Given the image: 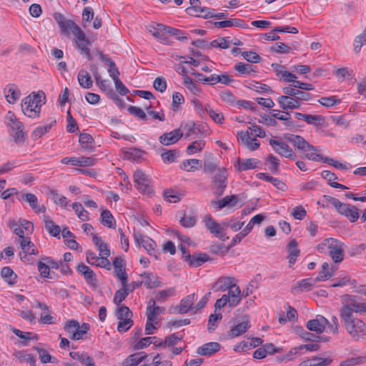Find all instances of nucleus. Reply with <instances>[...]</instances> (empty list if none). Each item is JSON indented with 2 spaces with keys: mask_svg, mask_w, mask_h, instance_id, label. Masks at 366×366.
Returning a JSON list of instances; mask_svg holds the SVG:
<instances>
[{
  "mask_svg": "<svg viewBox=\"0 0 366 366\" xmlns=\"http://www.w3.org/2000/svg\"><path fill=\"white\" fill-rule=\"evenodd\" d=\"M346 308L350 310L352 316H355L358 312H366V303H358L353 300H351L350 302H347L340 309V315H342V312Z\"/></svg>",
  "mask_w": 366,
  "mask_h": 366,
  "instance_id": "obj_21",
  "label": "nucleus"
},
{
  "mask_svg": "<svg viewBox=\"0 0 366 366\" xmlns=\"http://www.w3.org/2000/svg\"><path fill=\"white\" fill-rule=\"evenodd\" d=\"M221 99L228 104H234L236 102L234 95L229 90H224L220 93Z\"/></svg>",
  "mask_w": 366,
  "mask_h": 366,
  "instance_id": "obj_62",
  "label": "nucleus"
},
{
  "mask_svg": "<svg viewBox=\"0 0 366 366\" xmlns=\"http://www.w3.org/2000/svg\"><path fill=\"white\" fill-rule=\"evenodd\" d=\"M222 318V315L221 313H214L209 316L208 321V330L209 332L213 331L216 327V322L220 320Z\"/></svg>",
  "mask_w": 366,
  "mask_h": 366,
  "instance_id": "obj_58",
  "label": "nucleus"
},
{
  "mask_svg": "<svg viewBox=\"0 0 366 366\" xmlns=\"http://www.w3.org/2000/svg\"><path fill=\"white\" fill-rule=\"evenodd\" d=\"M183 136L180 129H174L170 132L164 133L159 137V142L164 146H169L177 142Z\"/></svg>",
  "mask_w": 366,
  "mask_h": 366,
  "instance_id": "obj_11",
  "label": "nucleus"
},
{
  "mask_svg": "<svg viewBox=\"0 0 366 366\" xmlns=\"http://www.w3.org/2000/svg\"><path fill=\"white\" fill-rule=\"evenodd\" d=\"M164 309L156 305V300L151 299L148 302L147 307V317L149 320L155 321L159 315H160Z\"/></svg>",
  "mask_w": 366,
  "mask_h": 366,
  "instance_id": "obj_22",
  "label": "nucleus"
},
{
  "mask_svg": "<svg viewBox=\"0 0 366 366\" xmlns=\"http://www.w3.org/2000/svg\"><path fill=\"white\" fill-rule=\"evenodd\" d=\"M328 324V320L322 315H317L315 319L310 320L307 322L306 327L317 334L322 333Z\"/></svg>",
  "mask_w": 366,
  "mask_h": 366,
  "instance_id": "obj_9",
  "label": "nucleus"
},
{
  "mask_svg": "<svg viewBox=\"0 0 366 366\" xmlns=\"http://www.w3.org/2000/svg\"><path fill=\"white\" fill-rule=\"evenodd\" d=\"M76 270L81 274L84 279L92 286H97V280L92 269L83 263L79 264Z\"/></svg>",
  "mask_w": 366,
  "mask_h": 366,
  "instance_id": "obj_18",
  "label": "nucleus"
},
{
  "mask_svg": "<svg viewBox=\"0 0 366 366\" xmlns=\"http://www.w3.org/2000/svg\"><path fill=\"white\" fill-rule=\"evenodd\" d=\"M186 128H187L188 132L185 134L184 137L186 139H192L195 137L194 135H197L200 133L201 128L200 126H197L194 123L190 122L186 125Z\"/></svg>",
  "mask_w": 366,
  "mask_h": 366,
  "instance_id": "obj_47",
  "label": "nucleus"
},
{
  "mask_svg": "<svg viewBox=\"0 0 366 366\" xmlns=\"http://www.w3.org/2000/svg\"><path fill=\"white\" fill-rule=\"evenodd\" d=\"M340 317L342 326L355 340L366 336V324L355 316H352L349 309L344 310Z\"/></svg>",
  "mask_w": 366,
  "mask_h": 366,
  "instance_id": "obj_1",
  "label": "nucleus"
},
{
  "mask_svg": "<svg viewBox=\"0 0 366 366\" xmlns=\"http://www.w3.org/2000/svg\"><path fill=\"white\" fill-rule=\"evenodd\" d=\"M6 101L9 104H14L20 97V91L16 89L14 84L7 85L4 90Z\"/></svg>",
  "mask_w": 366,
  "mask_h": 366,
  "instance_id": "obj_27",
  "label": "nucleus"
},
{
  "mask_svg": "<svg viewBox=\"0 0 366 366\" xmlns=\"http://www.w3.org/2000/svg\"><path fill=\"white\" fill-rule=\"evenodd\" d=\"M234 278L232 277H222L217 280L214 289L215 291H226L235 285L234 283Z\"/></svg>",
  "mask_w": 366,
  "mask_h": 366,
  "instance_id": "obj_24",
  "label": "nucleus"
},
{
  "mask_svg": "<svg viewBox=\"0 0 366 366\" xmlns=\"http://www.w3.org/2000/svg\"><path fill=\"white\" fill-rule=\"evenodd\" d=\"M19 247L24 253V255H22L21 252L19 253V256L21 259L23 258H26L28 254H38L39 252L37 249L29 238L27 237L26 239H19Z\"/></svg>",
  "mask_w": 366,
  "mask_h": 366,
  "instance_id": "obj_13",
  "label": "nucleus"
},
{
  "mask_svg": "<svg viewBox=\"0 0 366 366\" xmlns=\"http://www.w3.org/2000/svg\"><path fill=\"white\" fill-rule=\"evenodd\" d=\"M94 77L95 79L97 85L101 90L107 92L108 95H113L117 97V94L112 88L109 81L107 79H102L98 71L94 72Z\"/></svg>",
  "mask_w": 366,
  "mask_h": 366,
  "instance_id": "obj_23",
  "label": "nucleus"
},
{
  "mask_svg": "<svg viewBox=\"0 0 366 366\" xmlns=\"http://www.w3.org/2000/svg\"><path fill=\"white\" fill-rule=\"evenodd\" d=\"M114 222V217H113L112 214H111V212L107 209L103 210L101 214L102 224L109 228H112L114 227V224H113Z\"/></svg>",
  "mask_w": 366,
  "mask_h": 366,
  "instance_id": "obj_46",
  "label": "nucleus"
},
{
  "mask_svg": "<svg viewBox=\"0 0 366 366\" xmlns=\"http://www.w3.org/2000/svg\"><path fill=\"white\" fill-rule=\"evenodd\" d=\"M177 153V150H167L162 153L161 157L164 162L171 163L176 161Z\"/></svg>",
  "mask_w": 366,
  "mask_h": 366,
  "instance_id": "obj_55",
  "label": "nucleus"
},
{
  "mask_svg": "<svg viewBox=\"0 0 366 366\" xmlns=\"http://www.w3.org/2000/svg\"><path fill=\"white\" fill-rule=\"evenodd\" d=\"M217 164L214 161V157L212 154H209L204 158V171L205 172H213L217 169Z\"/></svg>",
  "mask_w": 366,
  "mask_h": 366,
  "instance_id": "obj_44",
  "label": "nucleus"
},
{
  "mask_svg": "<svg viewBox=\"0 0 366 366\" xmlns=\"http://www.w3.org/2000/svg\"><path fill=\"white\" fill-rule=\"evenodd\" d=\"M77 79L79 85L84 89H89L93 85V81L89 72L86 70L81 69L79 71Z\"/></svg>",
  "mask_w": 366,
  "mask_h": 366,
  "instance_id": "obj_31",
  "label": "nucleus"
},
{
  "mask_svg": "<svg viewBox=\"0 0 366 366\" xmlns=\"http://www.w3.org/2000/svg\"><path fill=\"white\" fill-rule=\"evenodd\" d=\"M144 152L137 148H130L129 149L124 151L123 158L124 159L134 161L140 159L144 154Z\"/></svg>",
  "mask_w": 366,
  "mask_h": 366,
  "instance_id": "obj_40",
  "label": "nucleus"
},
{
  "mask_svg": "<svg viewBox=\"0 0 366 366\" xmlns=\"http://www.w3.org/2000/svg\"><path fill=\"white\" fill-rule=\"evenodd\" d=\"M42 94H30L22 100L21 107L24 114L30 118L39 117L41 107Z\"/></svg>",
  "mask_w": 366,
  "mask_h": 366,
  "instance_id": "obj_2",
  "label": "nucleus"
},
{
  "mask_svg": "<svg viewBox=\"0 0 366 366\" xmlns=\"http://www.w3.org/2000/svg\"><path fill=\"white\" fill-rule=\"evenodd\" d=\"M141 276L142 277V284H144L148 289H153L162 285L159 277L152 273L144 272Z\"/></svg>",
  "mask_w": 366,
  "mask_h": 366,
  "instance_id": "obj_25",
  "label": "nucleus"
},
{
  "mask_svg": "<svg viewBox=\"0 0 366 366\" xmlns=\"http://www.w3.org/2000/svg\"><path fill=\"white\" fill-rule=\"evenodd\" d=\"M227 299L229 302V307H234L239 305L242 300L241 290L239 287L235 284L229 290L226 295Z\"/></svg>",
  "mask_w": 366,
  "mask_h": 366,
  "instance_id": "obj_17",
  "label": "nucleus"
},
{
  "mask_svg": "<svg viewBox=\"0 0 366 366\" xmlns=\"http://www.w3.org/2000/svg\"><path fill=\"white\" fill-rule=\"evenodd\" d=\"M204 142L203 141H194L190 145L187 147V153L191 154L200 152L202 149Z\"/></svg>",
  "mask_w": 366,
  "mask_h": 366,
  "instance_id": "obj_61",
  "label": "nucleus"
},
{
  "mask_svg": "<svg viewBox=\"0 0 366 366\" xmlns=\"http://www.w3.org/2000/svg\"><path fill=\"white\" fill-rule=\"evenodd\" d=\"M135 186L142 193L150 194L152 191L148 176L141 170H137L134 174Z\"/></svg>",
  "mask_w": 366,
  "mask_h": 366,
  "instance_id": "obj_4",
  "label": "nucleus"
},
{
  "mask_svg": "<svg viewBox=\"0 0 366 366\" xmlns=\"http://www.w3.org/2000/svg\"><path fill=\"white\" fill-rule=\"evenodd\" d=\"M277 102L280 104V107L284 110L297 109L301 105L300 102H298V99L295 97L289 96L279 97Z\"/></svg>",
  "mask_w": 366,
  "mask_h": 366,
  "instance_id": "obj_15",
  "label": "nucleus"
},
{
  "mask_svg": "<svg viewBox=\"0 0 366 366\" xmlns=\"http://www.w3.org/2000/svg\"><path fill=\"white\" fill-rule=\"evenodd\" d=\"M332 362V360L330 357H315L301 362L299 366H328Z\"/></svg>",
  "mask_w": 366,
  "mask_h": 366,
  "instance_id": "obj_26",
  "label": "nucleus"
},
{
  "mask_svg": "<svg viewBox=\"0 0 366 366\" xmlns=\"http://www.w3.org/2000/svg\"><path fill=\"white\" fill-rule=\"evenodd\" d=\"M259 179L271 182L277 189L285 191L286 189V184L277 178H274L269 176L265 173H259L258 174Z\"/></svg>",
  "mask_w": 366,
  "mask_h": 366,
  "instance_id": "obj_35",
  "label": "nucleus"
},
{
  "mask_svg": "<svg viewBox=\"0 0 366 366\" xmlns=\"http://www.w3.org/2000/svg\"><path fill=\"white\" fill-rule=\"evenodd\" d=\"M72 208L76 213L78 217L82 221H86L89 219L87 212L83 208L81 203L74 202L72 204Z\"/></svg>",
  "mask_w": 366,
  "mask_h": 366,
  "instance_id": "obj_49",
  "label": "nucleus"
},
{
  "mask_svg": "<svg viewBox=\"0 0 366 366\" xmlns=\"http://www.w3.org/2000/svg\"><path fill=\"white\" fill-rule=\"evenodd\" d=\"M182 167L187 172L197 170L202 167V162L199 159H188L182 163Z\"/></svg>",
  "mask_w": 366,
  "mask_h": 366,
  "instance_id": "obj_43",
  "label": "nucleus"
},
{
  "mask_svg": "<svg viewBox=\"0 0 366 366\" xmlns=\"http://www.w3.org/2000/svg\"><path fill=\"white\" fill-rule=\"evenodd\" d=\"M317 102L325 107H330L340 102V99H337L334 96L328 97H322Z\"/></svg>",
  "mask_w": 366,
  "mask_h": 366,
  "instance_id": "obj_52",
  "label": "nucleus"
},
{
  "mask_svg": "<svg viewBox=\"0 0 366 366\" xmlns=\"http://www.w3.org/2000/svg\"><path fill=\"white\" fill-rule=\"evenodd\" d=\"M272 117L275 119L285 121V125L287 127H292L294 126L289 113H285V114H281L280 112L278 111V112L274 113L272 114Z\"/></svg>",
  "mask_w": 366,
  "mask_h": 366,
  "instance_id": "obj_56",
  "label": "nucleus"
},
{
  "mask_svg": "<svg viewBox=\"0 0 366 366\" xmlns=\"http://www.w3.org/2000/svg\"><path fill=\"white\" fill-rule=\"evenodd\" d=\"M153 86L156 90L164 92L167 89V81L163 77H157L154 81Z\"/></svg>",
  "mask_w": 366,
  "mask_h": 366,
  "instance_id": "obj_63",
  "label": "nucleus"
},
{
  "mask_svg": "<svg viewBox=\"0 0 366 366\" xmlns=\"http://www.w3.org/2000/svg\"><path fill=\"white\" fill-rule=\"evenodd\" d=\"M79 142L81 145V149L85 151H92L94 149V147L92 145V142H94V139L89 134L81 133L79 134Z\"/></svg>",
  "mask_w": 366,
  "mask_h": 366,
  "instance_id": "obj_36",
  "label": "nucleus"
},
{
  "mask_svg": "<svg viewBox=\"0 0 366 366\" xmlns=\"http://www.w3.org/2000/svg\"><path fill=\"white\" fill-rule=\"evenodd\" d=\"M175 295V288L169 287L167 290L158 291L155 293L154 298L153 300H156V302H164L169 297H172Z\"/></svg>",
  "mask_w": 366,
  "mask_h": 366,
  "instance_id": "obj_41",
  "label": "nucleus"
},
{
  "mask_svg": "<svg viewBox=\"0 0 366 366\" xmlns=\"http://www.w3.org/2000/svg\"><path fill=\"white\" fill-rule=\"evenodd\" d=\"M269 142L278 154L287 158L296 159V155L294 154L292 149L286 143L273 139H270Z\"/></svg>",
  "mask_w": 366,
  "mask_h": 366,
  "instance_id": "obj_5",
  "label": "nucleus"
},
{
  "mask_svg": "<svg viewBox=\"0 0 366 366\" xmlns=\"http://www.w3.org/2000/svg\"><path fill=\"white\" fill-rule=\"evenodd\" d=\"M147 355L144 352H137L129 355L126 359V363L128 366H137L139 364L145 357Z\"/></svg>",
  "mask_w": 366,
  "mask_h": 366,
  "instance_id": "obj_42",
  "label": "nucleus"
},
{
  "mask_svg": "<svg viewBox=\"0 0 366 366\" xmlns=\"http://www.w3.org/2000/svg\"><path fill=\"white\" fill-rule=\"evenodd\" d=\"M89 329V325L87 323H83L81 325H79L78 329L73 332V335L71 336V338L75 340H81L83 335L88 332Z\"/></svg>",
  "mask_w": 366,
  "mask_h": 366,
  "instance_id": "obj_45",
  "label": "nucleus"
},
{
  "mask_svg": "<svg viewBox=\"0 0 366 366\" xmlns=\"http://www.w3.org/2000/svg\"><path fill=\"white\" fill-rule=\"evenodd\" d=\"M86 260L89 264L103 267L108 270L111 269V263L105 256L99 257L91 251L86 252Z\"/></svg>",
  "mask_w": 366,
  "mask_h": 366,
  "instance_id": "obj_8",
  "label": "nucleus"
},
{
  "mask_svg": "<svg viewBox=\"0 0 366 366\" xmlns=\"http://www.w3.org/2000/svg\"><path fill=\"white\" fill-rule=\"evenodd\" d=\"M227 172L224 168H219L213 177V183L216 186V194L220 196L227 187Z\"/></svg>",
  "mask_w": 366,
  "mask_h": 366,
  "instance_id": "obj_6",
  "label": "nucleus"
},
{
  "mask_svg": "<svg viewBox=\"0 0 366 366\" xmlns=\"http://www.w3.org/2000/svg\"><path fill=\"white\" fill-rule=\"evenodd\" d=\"M166 30L167 26L161 24H158L156 26H150L149 27V31L155 38H158L159 36H160V34L163 31L166 32Z\"/></svg>",
  "mask_w": 366,
  "mask_h": 366,
  "instance_id": "obj_59",
  "label": "nucleus"
},
{
  "mask_svg": "<svg viewBox=\"0 0 366 366\" xmlns=\"http://www.w3.org/2000/svg\"><path fill=\"white\" fill-rule=\"evenodd\" d=\"M234 69L242 74H249L254 71L252 65L242 62H239L235 64Z\"/></svg>",
  "mask_w": 366,
  "mask_h": 366,
  "instance_id": "obj_53",
  "label": "nucleus"
},
{
  "mask_svg": "<svg viewBox=\"0 0 366 366\" xmlns=\"http://www.w3.org/2000/svg\"><path fill=\"white\" fill-rule=\"evenodd\" d=\"M238 136L243 144L249 150L254 151L259 147V142L254 137H252L248 132H240Z\"/></svg>",
  "mask_w": 366,
  "mask_h": 366,
  "instance_id": "obj_19",
  "label": "nucleus"
},
{
  "mask_svg": "<svg viewBox=\"0 0 366 366\" xmlns=\"http://www.w3.org/2000/svg\"><path fill=\"white\" fill-rule=\"evenodd\" d=\"M182 339V336H178L177 334H172L165 337L164 340H161L158 342V345L160 347H172L174 346L178 342L181 341Z\"/></svg>",
  "mask_w": 366,
  "mask_h": 366,
  "instance_id": "obj_38",
  "label": "nucleus"
},
{
  "mask_svg": "<svg viewBox=\"0 0 366 366\" xmlns=\"http://www.w3.org/2000/svg\"><path fill=\"white\" fill-rule=\"evenodd\" d=\"M287 139L294 145V147H297L298 149L304 151H319L317 147L310 144L303 137L300 136L290 134Z\"/></svg>",
  "mask_w": 366,
  "mask_h": 366,
  "instance_id": "obj_10",
  "label": "nucleus"
},
{
  "mask_svg": "<svg viewBox=\"0 0 366 366\" xmlns=\"http://www.w3.org/2000/svg\"><path fill=\"white\" fill-rule=\"evenodd\" d=\"M305 121L312 125H320L325 122V118L321 115L307 114Z\"/></svg>",
  "mask_w": 366,
  "mask_h": 366,
  "instance_id": "obj_54",
  "label": "nucleus"
},
{
  "mask_svg": "<svg viewBox=\"0 0 366 366\" xmlns=\"http://www.w3.org/2000/svg\"><path fill=\"white\" fill-rule=\"evenodd\" d=\"M184 261L187 262L192 267H199L203 263L210 260V257L205 253L187 254L183 257Z\"/></svg>",
  "mask_w": 366,
  "mask_h": 366,
  "instance_id": "obj_16",
  "label": "nucleus"
},
{
  "mask_svg": "<svg viewBox=\"0 0 366 366\" xmlns=\"http://www.w3.org/2000/svg\"><path fill=\"white\" fill-rule=\"evenodd\" d=\"M128 111L130 114L139 118L142 120L146 121L147 119V116L146 113L142 109L137 107L130 106L128 108Z\"/></svg>",
  "mask_w": 366,
  "mask_h": 366,
  "instance_id": "obj_57",
  "label": "nucleus"
},
{
  "mask_svg": "<svg viewBox=\"0 0 366 366\" xmlns=\"http://www.w3.org/2000/svg\"><path fill=\"white\" fill-rule=\"evenodd\" d=\"M184 84L189 91H191L194 94H197L200 92V88L199 87V86L196 83H194L193 80L187 75H185V76L184 77Z\"/></svg>",
  "mask_w": 366,
  "mask_h": 366,
  "instance_id": "obj_51",
  "label": "nucleus"
},
{
  "mask_svg": "<svg viewBox=\"0 0 366 366\" xmlns=\"http://www.w3.org/2000/svg\"><path fill=\"white\" fill-rule=\"evenodd\" d=\"M259 161H258L256 159L250 158V159H242L239 158L237 159V164L239 166V169L240 170H247L251 169H254L258 167V164H259Z\"/></svg>",
  "mask_w": 366,
  "mask_h": 366,
  "instance_id": "obj_33",
  "label": "nucleus"
},
{
  "mask_svg": "<svg viewBox=\"0 0 366 366\" xmlns=\"http://www.w3.org/2000/svg\"><path fill=\"white\" fill-rule=\"evenodd\" d=\"M297 242L296 239H292L287 245L289 255L287 257L289 266L291 267L295 262L297 257L300 255V251L297 248Z\"/></svg>",
  "mask_w": 366,
  "mask_h": 366,
  "instance_id": "obj_29",
  "label": "nucleus"
},
{
  "mask_svg": "<svg viewBox=\"0 0 366 366\" xmlns=\"http://www.w3.org/2000/svg\"><path fill=\"white\" fill-rule=\"evenodd\" d=\"M1 276L4 278L9 285L14 284V281L11 280L12 277H14V279L16 278V275L14 274V271L9 267H5L1 269Z\"/></svg>",
  "mask_w": 366,
  "mask_h": 366,
  "instance_id": "obj_50",
  "label": "nucleus"
},
{
  "mask_svg": "<svg viewBox=\"0 0 366 366\" xmlns=\"http://www.w3.org/2000/svg\"><path fill=\"white\" fill-rule=\"evenodd\" d=\"M242 56L249 62L257 63L260 61L261 57L254 51H244Z\"/></svg>",
  "mask_w": 366,
  "mask_h": 366,
  "instance_id": "obj_64",
  "label": "nucleus"
},
{
  "mask_svg": "<svg viewBox=\"0 0 366 366\" xmlns=\"http://www.w3.org/2000/svg\"><path fill=\"white\" fill-rule=\"evenodd\" d=\"M328 254L335 263H340L344 259V244L337 239L327 238Z\"/></svg>",
  "mask_w": 366,
  "mask_h": 366,
  "instance_id": "obj_3",
  "label": "nucleus"
},
{
  "mask_svg": "<svg viewBox=\"0 0 366 366\" xmlns=\"http://www.w3.org/2000/svg\"><path fill=\"white\" fill-rule=\"evenodd\" d=\"M91 45L90 41L87 39V41H75V46L79 50L81 54L86 56L88 60L92 59V56L90 54V50L89 49V46Z\"/></svg>",
  "mask_w": 366,
  "mask_h": 366,
  "instance_id": "obj_39",
  "label": "nucleus"
},
{
  "mask_svg": "<svg viewBox=\"0 0 366 366\" xmlns=\"http://www.w3.org/2000/svg\"><path fill=\"white\" fill-rule=\"evenodd\" d=\"M315 283L316 282H314V280H311V279L302 280L301 281L297 282V283L292 287V292H302L303 290L309 291L313 287V286Z\"/></svg>",
  "mask_w": 366,
  "mask_h": 366,
  "instance_id": "obj_32",
  "label": "nucleus"
},
{
  "mask_svg": "<svg viewBox=\"0 0 366 366\" xmlns=\"http://www.w3.org/2000/svg\"><path fill=\"white\" fill-rule=\"evenodd\" d=\"M44 222L45 228L48 232L53 237H57L61 232L59 226L54 224V222L49 218L48 216H44Z\"/></svg>",
  "mask_w": 366,
  "mask_h": 366,
  "instance_id": "obj_34",
  "label": "nucleus"
},
{
  "mask_svg": "<svg viewBox=\"0 0 366 366\" xmlns=\"http://www.w3.org/2000/svg\"><path fill=\"white\" fill-rule=\"evenodd\" d=\"M66 27H69L68 29H70L73 35L76 38V41H87V38L85 34L83 32L81 29L75 24L71 20H66Z\"/></svg>",
  "mask_w": 366,
  "mask_h": 366,
  "instance_id": "obj_30",
  "label": "nucleus"
},
{
  "mask_svg": "<svg viewBox=\"0 0 366 366\" xmlns=\"http://www.w3.org/2000/svg\"><path fill=\"white\" fill-rule=\"evenodd\" d=\"M204 222L206 227L212 234H214L223 241L228 239L225 234L222 233L221 226L210 215L205 216Z\"/></svg>",
  "mask_w": 366,
  "mask_h": 366,
  "instance_id": "obj_12",
  "label": "nucleus"
},
{
  "mask_svg": "<svg viewBox=\"0 0 366 366\" xmlns=\"http://www.w3.org/2000/svg\"><path fill=\"white\" fill-rule=\"evenodd\" d=\"M160 341L157 337H147L142 338L139 341L134 345V349L141 350L147 346L154 344L156 347H160L158 345V342Z\"/></svg>",
  "mask_w": 366,
  "mask_h": 366,
  "instance_id": "obj_37",
  "label": "nucleus"
},
{
  "mask_svg": "<svg viewBox=\"0 0 366 366\" xmlns=\"http://www.w3.org/2000/svg\"><path fill=\"white\" fill-rule=\"evenodd\" d=\"M220 349V345L217 342H212L206 343L197 349V354L200 355H211Z\"/></svg>",
  "mask_w": 366,
  "mask_h": 366,
  "instance_id": "obj_28",
  "label": "nucleus"
},
{
  "mask_svg": "<svg viewBox=\"0 0 366 366\" xmlns=\"http://www.w3.org/2000/svg\"><path fill=\"white\" fill-rule=\"evenodd\" d=\"M250 327V321L248 317L232 327L229 331V335L231 337H238Z\"/></svg>",
  "mask_w": 366,
  "mask_h": 366,
  "instance_id": "obj_20",
  "label": "nucleus"
},
{
  "mask_svg": "<svg viewBox=\"0 0 366 366\" xmlns=\"http://www.w3.org/2000/svg\"><path fill=\"white\" fill-rule=\"evenodd\" d=\"M336 210L345 215L351 222H355L359 218L358 209L355 206L341 202Z\"/></svg>",
  "mask_w": 366,
  "mask_h": 366,
  "instance_id": "obj_7",
  "label": "nucleus"
},
{
  "mask_svg": "<svg viewBox=\"0 0 366 366\" xmlns=\"http://www.w3.org/2000/svg\"><path fill=\"white\" fill-rule=\"evenodd\" d=\"M195 299V294H191L183 298L179 305L174 307V312L178 314L187 313L189 310H192V305Z\"/></svg>",
  "mask_w": 366,
  "mask_h": 366,
  "instance_id": "obj_14",
  "label": "nucleus"
},
{
  "mask_svg": "<svg viewBox=\"0 0 366 366\" xmlns=\"http://www.w3.org/2000/svg\"><path fill=\"white\" fill-rule=\"evenodd\" d=\"M117 317L119 320H123L127 318L132 319V312L128 307L122 305L117 310Z\"/></svg>",
  "mask_w": 366,
  "mask_h": 366,
  "instance_id": "obj_48",
  "label": "nucleus"
},
{
  "mask_svg": "<svg viewBox=\"0 0 366 366\" xmlns=\"http://www.w3.org/2000/svg\"><path fill=\"white\" fill-rule=\"evenodd\" d=\"M129 293L122 286L121 289L118 290L115 292L113 301L116 305H118L127 297Z\"/></svg>",
  "mask_w": 366,
  "mask_h": 366,
  "instance_id": "obj_60",
  "label": "nucleus"
}]
</instances>
